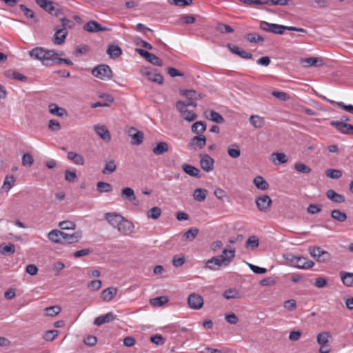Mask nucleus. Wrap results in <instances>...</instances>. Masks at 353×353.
<instances>
[{
    "instance_id": "bb28decb",
    "label": "nucleus",
    "mask_w": 353,
    "mask_h": 353,
    "mask_svg": "<svg viewBox=\"0 0 353 353\" xmlns=\"http://www.w3.org/2000/svg\"><path fill=\"white\" fill-rule=\"evenodd\" d=\"M169 150V145L168 143L161 141L157 144L155 147L152 148V152L156 155H162Z\"/></svg>"
},
{
    "instance_id": "0e129e2a",
    "label": "nucleus",
    "mask_w": 353,
    "mask_h": 353,
    "mask_svg": "<svg viewBox=\"0 0 353 353\" xmlns=\"http://www.w3.org/2000/svg\"><path fill=\"white\" fill-rule=\"evenodd\" d=\"M319 61V59L316 57H308L305 59H301V63H304L305 66H312L315 65Z\"/></svg>"
},
{
    "instance_id": "bf43d9fd",
    "label": "nucleus",
    "mask_w": 353,
    "mask_h": 353,
    "mask_svg": "<svg viewBox=\"0 0 353 353\" xmlns=\"http://www.w3.org/2000/svg\"><path fill=\"white\" fill-rule=\"evenodd\" d=\"M60 21L61 22V27H60L61 28H65V30L68 28L71 29L74 26V23L72 21L67 19L65 17H61Z\"/></svg>"
},
{
    "instance_id": "c756f323",
    "label": "nucleus",
    "mask_w": 353,
    "mask_h": 353,
    "mask_svg": "<svg viewBox=\"0 0 353 353\" xmlns=\"http://www.w3.org/2000/svg\"><path fill=\"white\" fill-rule=\"evenodd\" d=\"M107 54L109 55L110 58L116 59L118 58L122 54V50L119 46L111 44L109 45L108 48Z\"/></svg>"
},
{
    "instance_id": "cd10ccee",
    "label": "nucleus",
    "mask_w": 353,
    "mask_h": 353,
    "mask_svg": "<svg viewBox=\"0 0 353 353\" xmlns=\"http://www.w3.org/2000/svg\"><path fill=\"white\" fill-rule=\"evenodd\" d=\"M340 276L343 284L345 286L350 287L353 285V272L341 271Z\"/></svg>"
},
{
    "instance_id": "de8ad7c7",
    "label": "nucleus",
    "mask_w": 353,
    "mask_h": 353,
    "mask_svg": "<svg viewBox=\"0 0 353 353\" xmlns=\"http://www.w3.org/2000/svg\"><path fill=\"white\" fill-rule=\"evenodd\" d=\"M273 162L278 161L279 163H285L288 161V157L282 152H274L272 154Z\"/></svg>"
},
{
    "instance_id": "5fc2aeb1",
    "label": "nucleus",
    "mask_w": 353,
    "mask_h": 353,
    "mask_svg": "<svg viewBox=\"0 0 353 353\" xmlns=\"http://www.w3.org/2000/svg\"><path fill=\"white\" fill-rule=\"evenodd\" d=\"M61 311V309L58 305L50 306L45 309L46 315L48 316H54L57 315Z\"/></svg>"
},
{
    "instance_id": "473e14b6",
    "label": "nucleus",
    "mask_w": 353,
    "mask_h": 353,
    "mask_svg": "<svg viewBox=\"0 0 353 353\" xmlns=\"http://www.w3.org/2000/svg\"><path fill=\"white\" fill-rule=\"evenodd\" d=\"M15 178L12 175H7L3 181L1 189L5 192H8L14 185Z\"/></svg>"
},
{
    "instance_id": "ddd939ff",
    "label": "nucleus",
    "mask_w": 353,
    "mask_h": 353,
    "mask_svg": "<svg viewBox=\"0 0 353 353\" xmlns=\"http://www.w3.org/2000/svg\"><path fill=\"white\" fill-rule=\"evenodd\" d=\"M188 303L191 309L199 310L203 307L204 302L201 295L196 293H192L188 296Z\"/></svg>"
},
{
    "instance_id": "6e6d98bb",
    "label": "nucleus",
    "mask_w": 353,
    "mask_h": 353,
    "mask_svg": "<svg viewBox=\"0 0 353 353\" xmlns=\"http://www.w3.org/2000/svg\"><path fill=\"white\" fill-rule=\"evenodd\" d=\"M294 168L297 172L303 174H309L311 172L310 167L301 162L296 163L294 165Z\"/></svg>"
},
{
    "instance_id": "72a5a7b5",
    "label": "nucleus",
    "mask_w": 353,
    "mask_h": 353,
    "mask_svg": "<svg viewBox=\"0 0 353 353\" xmlns=\"http://www.w3.org/2000/svg\"><path fill=\"white\" fill-rule=\"evenodd\" d=\"M205 114L206 118L212 121H214L217 123H223L224 122V119L223 117L219 112L214 110L209 111V115L207 114V112H205Z\"/></svg>"
},
{
    "instance_id": "f3484780",
    "label": "nucleus",
    "mask_w": 353,
    "mask_h": 353,
    "mask_svg": "<svg viewBox=\"0 0 353 353\" xmlns=\"http://www.w3.org/2000/svg\"><path fill=\"white\" fill-rule=\"evenodd\" d=\"M83 30L88 32L109 31L110 29L101 26L95 21H90L83 26Z\"/></svg>"
},
{
    "instance_id": "9d476101",
    "label": "nucleus",
    "mask_w": 353,
    "mask_h": 353,
    "mask_svg": "<svg viewBox=\"0 0 353 353\" xmlns=\"http://www.w3.org/2000/svg\"><path fill=\"white\" fill-rule=\"evenodd\" d=\"M136 52L154 65L161 66L163 65L162 61L154 54L139 48L136 49Z\"/></svg>"
},
{
    "instance_id": "412c9836",
    "label": "nucleus",
    "mask_w": 353,
    "mask_h": 353,
    "mask_svg": "<svg viewBox=\"0 0 353 353\" xmlns=\"http://www.w3.org/2000/svg\"><path fill=\"white\" fill-rule=\"evenodd\" d=\"M63 234L64 232L59 230H52L48 233V238L51 242L63 243Z\"/></svg>"
},
{
    "instance_id": "4d7b16f0",
    "label": "nucleus",
    "mask_w": 353,
    "mask_h": 353,
    "mask_svg": "<svg viewBox=\"0 0 353 353\" xmlns=\"http://www.w3.org/2000/svg\"><path fill=\"white\" fill-rule=\"evenodd\" d=\"M246 39L251 43L263 42L264 38L254 33H250L245 36Z\"/></svg>"
},
{
    "instance_id": "7ed1b4c3",
    "label": "nucleus",
    "mask_w": 353,
    "mask_h": 353,
    "mask_svg": "<svg viewBox=\"0 0 353 353\" xmlns=\"http://www.w3.org/2000/svg\"><path fill=\"white\" fill-rule=\"evenodd\" d=\"M288 259L292 265L297 268L310 269L314 265L313 261L307 260L303 256H298L290 254Z\"/></svg>"
},
{
    "instance_id": "49530a36",
    "label": "nucleus",
    "mask_w": 353,
    "mask_h": 353,
    "mask_svg": "<svg viewBox=\"0 0 353 353\" xmlns=\"http://www.w3.org/2000/svg\"><path fill=\"white\" fill-rule=\"evenodd\" d=\"M116 169L117 165L115 164L114 161L111 160L105 163V165L102 170V172L104 174H111L114 172L116 170Z\"/></svg>"
},
{
    "instance_id": "f03ea898",
    "label": "nucleus",
    "mask_w": 353,
    "mask_h": 353,
    "mask_svg": "<svg viewBox=\"0 0 353 353\" xmlns=\"http://www.w3.org/2000/svg\"><path fill=\"white\" fill-rule=\"evenodd\" d=\"M29 55L34 59L39 60L43 65H48L49 61L58 56V53L54 50H46L41 47H36L29 52Z\"/></svg>"
},
{
    "instance_id": "e433bc0d",
    "label": "nucleus",
    "mask_w": 353,
    "mask_h": 353,
    "mask_svg": "<svg viewBox=\"0 0 353 353\" xmlns=\"http://www.w3.org/2000/svg\"><path fill=\"white\" fill-rule=\"evenodd\" d=\"M207 190L205 189L197 188L194 191V199L199 202L203 201L207 196Z\"/></svg>"
},
{
    "instance_id": "052dcab7",
    "label": "nucleus",
    "mask_w": 353,
    "mask_h": 353,
    "mask_svg": "<svg viewBox=\"0 0 353 353\" xmlns=\"http://www.w3.org/2000/svg\"><path fill=\"white\" fill-rule=\"evenodd\" d=\"M168 3L176 6H186L192 4V0H168Z\"/></svg>"
},
{
    "instance_id": "8fccbe9b",
    "label": "nucleus",
    "mask_w": 353,
    "mask_h": 353,
    "mask_svg": "<svg viewBox=\"0 0 353 353\" xmlns=\"http://www.w3.org/2000/svg\"><path fill=\"white\" fill-rule=\"evenodd\" d=\"M259 240L256 236H250L245 242V247L255 249L259 247Z\"/></svg>"
},
{
    "instance_id": "79ce46f5",
    "label": "nucleus",
    "mask_w": 353,
    "mask_h": 353,
    "mask_svg": "<svg viewBox=\"0 0 353 353\" xmlns=\"http://www.w3.org/2000/svg\"><path fill=\"white\" fill-rule=\"evenodd\" d=\"M215 29L221 34H229L234 32V29L231 26L220 22L216 24Z\"/></svg>"
},
{
    "instance_id": "37998d69",
    "label": "nucleus",
    "mask_w": 353,
    "mask_h": 353,
    "mask_svg": "<svg viewBox=\"0 0 353 353\" xmlns=\"http://www.w3.org/2000/svg\"><path fill=\"white\" fill-rule=\"evenodd\" d=\"M330 215L332 219L340 222H343L347 219L346 214L339 210H333L331 212Z\"/></svg>"
},
{
    "instance_id": "c9c22d12",
    "label": "nucleus",
    "mask_w": 353,
    "mask_h": 353,
    "mask_svg": "<svg viewBox=\"0 0 353 353\" xmlns=\"http://www.w3.org/2000/svg\"><path fill=\"white\" fill-rule=\"evenodd\" d=\"M49 112L59 117H63L66 114V110L64 108H60L54 103L49 105Z\"/></svg>"
},
{
    "instance_id": "f704fd0d",
    "label": "nucleus",
    "mask_w": 353,
    "mask_h": 353,
    "mask_svg": "<svg viewBox=\"0 0 353 353\" xmlns=\"http://www.w3.org/2000/svg\"><path fill=\"white\" fill-rule=\"evenodd\" d=\"M131 130H133L135 132L134 134L131 135L132 138V144L133 145H140L143 143V133L141 131L137 130L135 128H132Z\"/></svg>"
},
{
    "instance_id": "680f3d73",
    "label": "nucleus",
    "mask_w": 353,
    "mask_h": 353,
    "mask_svg": "<svg viewBox=\"0 0 353 353\" xmlns=\"http://www.w3.org/2000/svg\"><path fill=\"white\" fill-rule=\"evenodd\" d=\"M330 103L331 104H337L339 107L342 108L343 110L349 112H353V105H345L343 102H336L334 101L325 99Z\"/></svg>"
},
{
    "instance_id": "6ab92c4d",
    "label": "nucleus",
    "mask_w": 353,
    "mask_h": 353,
    "mask_svg": "<svg viewBox=\"0 0 353 353\" xmlns=\"http://www.w3.org/2000/svg\"><path fill=\"white\" fill-rule=\"evenodd\" d=\"M82 237V232L81 231H77L73 232L72 234H68L64 232L63 237V243H74L78 242Z\"/></svg>"
},
{
    "instance_id": "f257e3e1",
    "label": "nucleus",
    "mask_w": 353,
    "mask_h": 353,
    "mask_svg": "<svg viewBox=\"0 0 353 353\" xmlns=\"http://www.w3.org/2000/svg\"><path fill=\"white\" fill-rule=\"evenodd\" d=\"M105 219L110 225L121 233L127 234L131 232L132 223L121 214L116 212H107L105 214Z\"/></svg>"
},
{
    "instance_id": "774afa93",
    "label": "nucleus",
    "mask_w": 353,
    "mask_h": 353,
    "mask_svg": "<svg viewBox=\"0 0 353 353\" xmlns=\"http://www.w3.org/2000/svg\"><path fill=\"white\" fill-rule=\"evenodd\" d=\"M20 9L23 11L24 15L28 19H34V13L30 9L28 8L25 5L21 4Z\"/></svg>"
},
{
    "instance_id": "4be33fe9",
    "label": "nucleus",
    "mask_w": 353,
    "mask_h": 353,
    "mask_svg": "<svg viewBox=\"0 0 353 353\" xmlns=\"http://www.w3.org/2000/svg\"><path fill=\"white\" fill-rule=\"evenodd\" d=\"M206 144V138L204 136H195L194 137L189 143V146L192 147L194 149L196 148L201 149Z\"/></svg>"
},
{
    "instance_id": "b1692460",
    "label": "nucleus",
    "mask_w": 353,
    "mask_h": 353,
    "mask_svg": "<svg viewBox=\"0 0 353 353\" xmlns=\"http://www.w3.org/2000/svg\"><path fill=\"white\" fill-rule=\"evenodd\" d=\"M327 198L333 202L341 203L345 202V196L342 194H338L333 190H328L325 192Z\"/></svg>"
},
{
    "instance_id": "a211bd4d",
    "label": "nucleus",
    "mask_w": 353,
    "mask_h": 353,
    "mask_svg": "<svg viewBox=\"0 0 353 353\" xmlns=\"http://www.w3.org/2000/svg\"><path fill=\"white\" fill-rule=\"evenodd\" d=\"M116 319V315L110 312L104 315L97 317L94 321V324L100 326L103 324L110 323Z\"/></svg>"
},
{
    "instance_id": "9b49d317",
    "label": "nucleus",
    "mask_w": 353,
    "mask_h": 353,
    "mask_svg": "<svg viewBox=\"0 0 353 353\" xmlns=\"http://www.w3.org/2000/svg\"><path fill=\"white\" fill-rule=\"evenodd\" d=\"M201 168L206 172H210L214 169V160L207 154L199 155Z\"/></svg>"
},
{
    "instance_id": "4468645a",
    "label": "nucleus",
    "mask_w": 353,
    "mask_h": 353,
    "mask_svg": "<svg viewBox=\"0 0 353 353\" xmlns=\"http://www.w3.org/2000/svg\"><path fill=\"white\" fill-rule=\"evenodd\" d=\"M141 74L152 82L158 84H162L163 82V76L160 73L157 72L155 70H145L141 72Z\"/></svg>"
},
{
    "instance_id": "3c124183",
    "label": "nucleus",
    "mask_w": 353,
    "mask_h": 353,
    "mask_svg": "<svg viewBox=\"0 0 353 353\" xmlns=\"http://www.w3.org/2000/svg\"><path fill=\"white\" fill-rule=\"evenodd\" d=\"M228 153L232 158H238L241 155L239 146L237 144L232 145L228 149Z\"/></svg>"
},
{
    "instance_id": "5701e85b",
    "label": "nucleus",
    "mask_w": 353,
    "mask_h": 353,
    "mask_svg": "<svg viewBox=\"0 0 353 353\" xmlns=\"http://www.w3.org/2000/svg\"><path fill=\"white\" fill-rule=\"evenodd\" d=\"M331 125L334 127L337 130H339L341 133L344 134H349V132L350 129H349V126H352L351 124L346 123L343 121H333L330 123Z\"/></svg>"
},
{
    "instance_id": "a878e982",
    "label": "nucleus",
    "mask_w": 353,
    "mask_h": 353,
    "mask_svg": "<svg viewBox=\"0 0 353 353\" xmlns=\"http://www.w3.org/2000/svg\"><path fill=\"white\" fill-rule=\"evenodd\" d=\"M121 196L123 199L130 202H134L136 200L134 191L132 188L128 187L121 189Z\"/></svg>"
},
{
    "instance_id": "7c9ffc66",
    "label": "nucleus",
    "mask_w": 353,
    "mask_h": 353,
    "mask_svg": "<svg viewBox=\"0 0 353 353\" xmlns=\"http://www.w3.org/2000/svg\"><path fill=\"white\" fill-rule=\"evenodd\" d=\"M253 183L255 186L261 190L264 191L269 188L268 183L261 176H256L253 180Z\"/></svg>"
},
{
    "instance_id": "20e7f679",
    "label": "nucleus",
    "mask_w": 353,
    "mask_h": 353,
    "mask_svg": "<svg viewBox=\"0 0 353 353\" xmlns=\"http://www.w3.org/2000/svg\"><path fill=\"white\" fill-rule=\"evenodd\" d=\"M92 74L101 79V80H108L112 77V72L111 68L108 65L101 64L96 67H94L92 70Z\"/></svg>"
},
{
    "instance_id": "2eb2a0df",
    "label": "nucleus",
    "mask_w": 353,
    "mask_h": 353,
    "mask_svg": "<svg viewBox=\"0 0 353 353\" xmlns=\"http://www.w3.org/2000/svg\"><path fill=\"white\" fill-rule=\"evenodd\" d=\"M180 94L188 99V101L185 103L187 106H196V101L197 99V93L196 91L192 90H182Z\"/></svg>"
},
{
    "instance_id": "aec40b11",
    "label": "nucleus",
    "mask_w": 353,
    "mask_h": 353,
    "mask_svg": "<svg viewBox=\"0 0 353 353\" xmlns=\"http://www.w3.org/2000/svg\"><path fill=\"white\" fill-rule=\"evenodd\" d=\"M117 288L115 287L106 288L101 293V298L103 301L109 302L117 295Z\"/></svg>"
},
{
    "instance_id": "69168bd1",
    "label": "nucleus",
    "mask_w": 353,
    "mask_h": 353,
    "mask_svg": "<svg viewBox=\"0 0 353 353\" xmlns=\"http://www.w3.org/2000/svg\"><path fill=\"white\" fill-rule=\"evenodd\" d=\"M185 257L183 256L175 255L173 257L172 263L176 268L182 266L185 263Z\"/></svg>"
},
{
    "instance_id": "58836bf2",
    "label": "nucleus",
    "mask_w": 353,
    "mask_h": 353,
    "mask_svg": "<svg viewBox=\"0 0 353 353\" xmlns=\"http://www.w3.org/2000/svg\"><path fill=\"white\" fill-rule=\"evenodd\" d=\"M199 234V230L196 228H190L188 231H186L183 234V239L189 241H192Z\"/></svg>"
},
{
    "instance_id": "423d86ee",
    "label": "nucleus",
    "mask_w": 353,
    "mask_h": 353,
    "mask_svg": "<svg viewBox=\"0 0 353 353\" xmlns=\"http://www.w3.org/2000/svg\"><path fill=\"white\" fill-rule=\"evenodd\" d=\"M36 3L44 10L57 17H61V11L56 7L57 3L48 0H35Z\"/></svg>"
},
{
    "instance_id": "338daca9",
    "label": "nucleus",
    "mask_w": 353,
    "mask_h": 353,
    "mask_svg": "<svg viewBox=\"0 0 353 353\" xmlns=\"http://www.w3.org/2000/svg\"><path fill=\"white\" fill-rule=\"evenodd\" d=\"M34 163V159H33V157L32 156L29 154V153H26V154H24L22 157V164L23 165H32Z\"/></svg>"
},
{
    "instance_id": "c85d7f7f",
    "label": "nucleus",
    "mask_w": 353,
    "mask_h": 353,
    "mask_svg": "<svg viewBox=\"0 0 353 353\" xmlns=\"http://www.w3.org/2000/svg\"><path fill=\"white\" fill-rule=\"evenodd\" d=\"M67 156L70 161H72L77 165H83L85 163L83 156L77 152H68Z\"/></svg>"
},
{
    "instance_id": "f8f14e48",
    "label": "nucleus",
    "mask_w": 353,
    "mask_h": 353,
    "mask_svg": "<svg viewBox=\"0 0 353 353\" xmlns=\"http://www.w3.org/2000/svg\"><path fill=\"white\" fill-rule=\"evenodd\" d=\"M55 33L52 38V41L55 45H62L68 34V30L61 28L60 26H56L54 27Z\"/></svg>"
},
{
    "instance_id": "13d9d810",
    "label": "nucleus",
    "mask_w": 353,
    "mask_h": 353,
    "mask_svg": "<svg viewBox=\"0 0 353 353\" xmlns=\"http://www.w3.org/2000/svg\"><path fill=\"white\" fill-rule=\"evenodd\" d=\"M59 227L61 230H74L76 228V225L72 221H63L59 223Z\"/></svg>"
},
{
    "instance_id": "864d4df0",
    "label": "nucleus",
    "mask_w": 353,
    "mask_h": 353,
    "mask_svg": "<svg viewBox=\"0 0 353 353\" xmlns=\"http://www.w3.org/2000/svg\"><path fill=\"white\" fill-rule=\"evenodd\" d=\"M325 174L327 177L332 179H338L342 176V172L339 170L336 169H327L325 172Z\"/></svg>"
},
{
    "instance_id": "6e6552de",
    "label": "nucleus",
    "mask_w": 353,
    "mask_h": 353,
    "mask_svg": "<svg viewBox=\"0 0 353 353\" xmlns=\"http://www.w3.org/2000/svg\"><path fill=\"white\" fill-rule=\"evenodd\" d=\"M225 262L226 259H222L221 256H213L206 261L205 268L213 271L218 270L221 266H228Z\"/></svg>"
},
{
    "instance_id": "0eeeda50",
    "label": "nucleus",
    "mask_w": 353,
    "mask_h": 353,
    "mask_svg": "<svg viewBox=\"0 0 353 353\" xmlns=\"http://www.w3.org/2000/svg\"><path fill=\"white\" fill-rule=\"evenodd\" d=\"M187 105L183 101H178L176 104V109L180 112L181 117L188 121H193L196 118L194 112L187 109Z\"/></svg>"
},
{
    "instance_id": "c03bdc74",
    "label": "nucleus",
    "mask_w": 353,
    "mask_h": 353,
    "mask_svg": "<svg viewBox=\"0 0 353 353\" xmlns=\"http://www.w3.org/2000/svg\"><path fill=\"white\" fill-rule=\"evenodd\" d=\"M168 301L166 296H158L150 300V304L154 307H160Z\"/></svg>"
},
{
    "instance_id": "39448f33",
    "label": "nucleus",
    "mask_w": 353,
    "mask_h": 353,
    "mask_svg": "<svg viewBox=\"0 0 353 353\" xmlns=\"http://www.w3.org/2000/svg\"><path fill=\"white\" fill-rule=\"evenodd\" d=\"M260 28L265 32L276 34H283L284 31L288 30V26L262 21L260 22Z\"/></svg>"
},
{
    "instance_id": "e2e57ef3",
    "label": "nucleus",
    "mask_w": 353,
    "mask_h": 353,
    "mask_svg": "<svg viewBox=\"0 0 353 353\" xmlns=\"http://www.w3.org/2000/svg\"><path fill=\"white\" fill-rule=\"evenodd\" d=\"M59 331L57 330H48L45 332L43 338L48 341H53L58 335Z\"/></svg>"
},
{
    "instance_id": "ea45409f",
    "label": "nucleus",
    "mask_w": 353,
    "mask_h": 353,
    "mask_svg": "<svg viewBox=\"0 0 353 353\" xmlns=\"http://www.w3.org/2000/svg\"><path fill=\"white\" fill-rule=\"evenodd\" d=\"M332 335L328 332H322L319 333L316 336V341L319 345L327 344Z\"/></svg>"
},
{
    "instance_id": "393cba45",
    "label": "nucleus",
    "mask_w": 353,
    "mask_h": 353,
    "mask_svg": "<svg viewBox=\"0 0 353 353\" xmlns=\"http://www.w3.org/2000/svg\"><path fill=\"white\" fill-rule=\"evenodd\" d=\"M182 169L187 174L191 176L200 178V171L197 168L190 164L184 163L182 165Z\"/></svg>"
},
{
    "instance_id": "09e8293b",
    "label": "nucleus",
    "mask_w": 353,
    "mask_h": 353,
    "mask_svg": "<svg viewBox=\"0 0 353 353\" xmlns=\"http://www.w3.org/2000/svg\"><path fill=\"white\" fill-rule=\"evenodd\" d=\"M192 132L199 134L203 132L206 130L205 124L202 121L195 122L191 127Z\"/></svg>"
},
{
    "instance_id": "1a4fd4ad",
    "label": "nucleus",
    "mask_w": 353,
    "mask_h": 353,
    "mask_svg": "<svg viewBox=\"0 0 353 353\" xmlns=\"http://www.w3.org/2000/svg\"><path fill=\"white\" fill-rule=\"evenodd\" d=\"M255 203L257 208L261 212H267L269 211L272 204V199L268 195L263 194L261 196L256 197Z\"/></svg>"
},
{
    "instance_id": "dca6fc26",
    "label": "nucleus",
    "mask_w": 353,
    "mask_h": 353,
    "mask_svg": "<svg viewBox=\"0 0 353 353\" xmlns=\"http://www.w3.org/2000/svg\"><path fill=\"white\" fill-rule=\"evenodd\" d=\"M94 130L97 134L104 141L110 142L111 136L109 130L104 125H96L94 126Z\"/></svg>"
},
{
    "instance_id": "a18cd8bd",
    "label": "nucleus",
    "mask_w": 353,
    "mask_h": 353,
    "mask_svg": "<svg viewBox=\"0 0 353 353\" xmlns=\"http://www.w3.org/2000/svg\"><path fill=\"white\" fill-rule=\"evenodd\" d=\"M97 189L101 193L110 192L112 190V187L110 183L99 181L97 184Z\"/></svg>"
},
{
    "instance_id": "a19ab883",
    "label": "nucleus",
    "mask_w": 353,
    "mask_h": 353,
    "mask_svg": "<svg viewBox=\"0 0 353 353\" xmlns=\"http://www.w3.org/2000/svg\"><path fill=\"white\" fill-rule=\"evenodd\" d=\"M15 252V246L12 243H2L0 245V253L1 254H10Z\"/></svg>"
},
{
    "instance_id": "2f4dec72",
    "label": "nucleus",
    "mask_w": 353,
    "mask_h": 353,
    "mask_svg": "<svg viewBox=\"0 0 353 353\" xmlns=\"http://www.w3.org/2000/svg\"><path fill=\"white\" fill-rule=\"evenodd\" d=\"M222 256V259H226L225 263L229 265L230 263L232 261L234 258L235 257V249H226L225 248L223 250V254L221 255Z\"/></svg>"
},
{
    "instance_id": "603ef678",
    "label": "nucleus",
    "mask_w": 353,
    "mask_h": 353,
    "mask_svg": "<svg viewBox=\"0 0 353 353\" xmlns=\"http://www.w3.org/2000/svg\"><path fill=\"white\" fill-rule=\"evenodd\" d=\"M161 209L159 207H153L148 211V217L152 219H157L161 214Z\"/></svg>"
},
{
    "instance_id": "4c0bfd02",
    "label": "nucleus",
    "mask_w": 353,
    "mask_h": 353,
    "mask_svg": "<svg viewBox=\"0 0 353 353\" xmlns=\"http://www.w3.org/2000/svg\"><path fill=\"white\" fill-rule=\"evenodd\" d=\"M250 122L255 128H261L264 125V119L259 115H252Z\"/></svg>"
}]
</instances>
